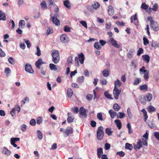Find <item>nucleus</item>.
<instances>
[{
  "instance_id": "nucleus-40",
  "label": "nucleus",
  "mask_w": 159,
  "mask_h": 159,
  "mask_svg": "<svg viewBox=\"0 0 159 159\" xmlns=\"http://www.w3.org/2000/svg\"><path fill=\"white\" fill-rule=\"evenodd\" d=\"M97 117L98 119L100 121H102L103 120L102 114L101 113L99 112L97 114Z\"/></svg>"
},
{
  "instance_id": "nucleus-43",
  "label": "nucleus",
  "mask_w": 159,
  "mask_h": 159,
  "mask_svg": "<svg viewBox=\"0 0 159 159\" xmlns=\"http://www.w3.org/2000/svg\"><path fill=\"white\" fill-rule=\"evenodd\" d=\"M143 44L144 45H147L149 43L148 40L145 37H143Z\"/></svg>"
},
{
  "instance_id": "nucleus-29",
  "label": "nucleus",
  "mask_w": 159,
  "mask_h": 159,
  "mask_svg": "<svg viewBox=\"0 0 159 159\" xmlns=\"http://www.w3.org/2000/svg\"><path fill=\"white\" fill-rule=\"evenodd\" d=\"M103 75L106 77H107L109 75L110 73L108 70L107 69L104 70L102 72Z\"/></svg>"
},
{
  "instance_id": "nucleus-59",
  "label": "nucleus",
  "mask_w": 159,
  "mask_h": 159,
  "mask_svg": "<svg viewBox=\"0 0 159 159\" xmlns=\"http://www.w3.org/2000/svg\"><path fill=\"white\" fill-rule=\"evenodd\" d=\"M79 59L77 57H75V64L76 66H79Z\"/></svg>"
},
{
  "instance_id": "nucleus-8",
  "label": "nucleus",
  "mask_w": 159,
  "mask_h": 159,
  "mask_svg": "<svg viewBox=\"0 0 159 159\" xmlns=\"http://www.w3.org/2000/svg\"><path fill=\"white\" fill-rule=\"evenodd\" d=\"M108 41L111 43V44L116 48H119L120 47L119 44L117 43L116 40H115L113 38H110Z\"/></svg>"
},
{
  "instance_id": "nucleus-55",
  "label": "nucleus",
  "mask_w": 159,
  "mask_h": 159,
  "mask_svg": "<svg viewBox=\"0 0 159 159\" xmlns=\"http://www.w3.org/2000/svg\"><path fill=\"white\" fill-rule=\"evenodd\" d=\"M37 49V53H36V54L38 56H39L41 55V51L39 48V46H37L36 47Z\"/></svg>"
},
{
  "instance_id": "nucleus-51",
  "label": "nucleus",
  "mask_w": 159,
  "mask_h": 159,
  "mask_svg": "<svg viewBox=\"0 0 159 159\" xmlns=\"http://www.w3.org/2000/svg\"><path fill=\"white\" fill-rule=\"evenodd\" d=\"M128 57L129 58H131L133 56V51L130 50L128 52L127 54Z\"/></svg>"
},
{
  "instance_id": "nucleus-64",
  "label": "nucleus",
  "mask_w": 159,
  "mask_h": 159,
  "mask_svg": "<svg viewBox=\"0 0 159 159\" xmlns=\"http://www.w3.org/2000/svg\"><path fill=\"white\" fill-rule=\"evenodd\" d=\"M111 147V145L110 144L106 143L105 145V149L106 150H108L110 149Z\"/></svg>"
},
{
  "instance_id": "nucleus-54",
  "label": "nucleus",
  "mask_w": 159,
  "mask_h": 159,
  "mask_svg": "<svg viewBox=\"0 0 159 159\" xmlns=\"http://www.w3.org/2000/svg\"><path fill=\"white\" fill-rule=\"evenodd\" d=\"M42 119L41 117H38L37 119V123L38 125H40L42 122Z\"/></svg>"
},
{
  "instance_id": "nucleus-21",
  "label": "nucleus",
  "mask_w": 159,
  "mask_h": 159,
  "mask_svg": "<svg viewBox=\"0 0 159 159\" xmlns=\"http://www.w3.org/2000/svg\"><path fill=\"white\" fill-rule=\"evenodd\" d=\"M6 20V16L5 13L2 11H0V20Z\"/></svg>"
},
{
  "instance_id": "nucleus-20",
  "label": "nucleus",
  "mask_w": 159,
  "mask_h": 159,
  "mask_svg": "<svg viewBox=\"0 0 159 159\" xmlns=\"http://www.w3.org/2000/svg\"><path fill=\"white\" fill-rule=\"evenodd\" d=\"M108 13L110 16H112L114 14V11L112 6H109L108 9Z\"/></svg>"
},
{
  "instance_id": "nucleus-7",
  "label": "nucleus",
  "mask_w": 159,
  "mask_h": 159,
  "mask_svg": "<svg viewBox=\"0 0 159 159\" xmlns=\"http://www.w3.org/2000/svg\"><path fill=\"white\" fill-rule=\"evenodd\" d=\"M25 71L29 73L33 74L34 73V71L30 64L27 63L25 66Z\"/></svg>"
},
{
  "instance_id": "nucleus-16",
  "label": "nucleus",
  "mask_w": 159,
  "mask_h": 159,
  "mask_svg": "<svg viewBox=\"0 0 159 159\" xmlns=\"http://www.w3.org/2000/svg\"><path fill=\"white\" fill-rule=\"evenodd\" d=\"M114 122L118 128L119 129H121L122 127V124L120 120L118 119H116L115 120Z\"/></svg>"
},
{
  "instance_id": "nucleus-9",
  "label": "nucleus",
  "mask_w": 159,
  "mask_h": 159,
  "mask_svg": "<svg viewBox=\"0 0 159 159\" xmlns=\"http://www.w3.org/2000/svg\"><path fill=\"white\" fill-rule=\"evenodd\" d=\"M142 144L141 140L139 139L137 143V144L134 145V148L136 150H139L142 147Z\"/></svg>"
},
{
  "instance_id": "nucleus-17",
  "label": "nucleus",
  "mask_w": 159,
  "mask_h": 159,
  "mask_svg": "<svg viewBox=\"0 0 159 159\" xmlns=\"http://www.w3.org/2000/svg\"><path fill=\"white\" fill-rule=\"evenodd\" d=\"M52 21L53 23L56 25H60V21L57 18H55L54 17H52Z\"/></svg>"
},
{
  "instance_id": "nucleus-56",
  "label": "nucleus",
  "mask_w": 159,
  "mask_h": 159,
  "mask_svg": "<svg viewBox=\"0 0 159 159\" xmlns=\"http://www.w3.org/2000/svg\"><path fill=\"white\" fill-rule=\"evenodd\" d=\"M84 77L83 76H80L78 79V81L80 83H82L84 80Z\"/></svg>"
},
{
  "instance_id": "nucleus-26",
  "label": "nucleus",
  "mask_w": 159,
  "mask_h": 159,
  "mask_svg": "<svg viewBox=\"0 0 159 159\" xmlns=\"http://www.w3.org/2000/svg\"><path fill=\"white\" fill-rule=\"evenodd\" d=\"M67 93L68 95V97L70 98H71L73 94V91L70 88H69L68 89L67 91Z\"/></svg>"
},
{
  "instance_id": "nucleus-10",
  "label": "nucleus",
  "mask_w": 159,
  "mask_h": 159,
  "mask_svg": "<svg viewBox=\"0 0 159 159\" xmlns=\"http://www.w3.org/2000/svg\"><path fill=\"white\" fill-rule=\"evenodd\" d=\"M44 63H45L43 62L42 59H39L35 62V65L37 68L40 69V66Z\"/></svg>"
},
{
  "instance_id": "nucleus-30",
  "label": "nucleus",
  "mask_w": 159,
  "mask_h": 159,
  "mask_svg": "<svg viewBox=\"0 0 159 159\" xmlns=\"http://www.w3.org/2000/svg\"><path fill=\"white\" fill-rule=\"evenodd\" d=\"M113 108L116 111H118L120 109V106L117 103H115L113 106Z\"/></svg>"
},
{
  "instance_id": "nucleus-57",
  "label": "nucleus",
  "mask_w": 159,
  "mask_h": 159,
  "mask_svg": "<svg viewBox=\"0 0 159 159\" xmlns=\"http://www.w3.org/2000/svg\"><path fill=\"white\" fill-rule=\"evenodd\" d=\"M21 130L23 132H25L27 126L25 124H23L21 125Z\"/></svg>"
},
{
  "instance_id": "nucleus-13",
  "label": "nucleus",
  "mask_w": 159,
  "mask_h": 159,
  "mask_svg": "<svg viewBox=\"0 0 159 159\" xmlns=\"http://www.w3.org/2000/svg\"><path fill=\"white\" fill-rule=\"evenodd\" d=\"M2 152L7 156H10L11 153V151L5 147L3 148Z\"/></svg>"
},
{
  "instance_id": "nucleus-5",
  "label": "nucleus",
  "mask_w": 159,
  "mask_h": 159,
  "mask_svg": "<svg viewBox=\"0 0 159 159\" xmlns=\"http://www.w3.org/2000/svg\"><path fill=\"white\" fill-rule=\"evenodd\" d=\"M61 41L64 43H66L70 41L69 38L66 34H62L60 36Z\"/></svg>"
},
{
  "instance_id": "nucleus-25",
  "label": "nucleus",
  "mask_w": 159,
  "mask_h": 159,
  "mask_svg": "<svg viewBox=\"0 0 159 159\" xmlns=\"http://www.w3.org/2000/svg\"><path fill=\"white\" fill-rule=\"evenodd\" d=\"M105 133L108 136L112 135V134L113 133L112 131L111 130V128H107L105 129Z\"/></svg>"
},
{
  "instance_id": "nucleus-34",
  "label": "nucleus",
  "mask_w": 159,
  "mask_h": 159,
  "mask_svg": "<svg viewBox=\"0 0 159 159\" xmlns=\"http://www.w3.org/2000/svg\"><path fill=\"white\" fill-rule=\"evenodd\" d=\"M25 21L23 20H20L19 22V26L20 28L22 29L23 28L24 26H25Z\"/></svg>"
},
{
  "instance_id": "nucleus-49",
  "label": "nucleus",
  "mask_w": 159,
  "mask_h": 159,
  "mask_svg": "<svg viewBox=\"0 0 159 159\" xmlns=\"http://www.w3.org/2000/svg\"><path fill=\"white\" fill-rule=\"evenodd\" d=\"M53 32L52 28L50 27L48 28V29L47 31L46 34L47 35L52 34Z\"/></svg>"
},
{
  "instance_id": "nucleus-41",
  "label": "nucleus",
  "mask_w": 159,
  "mask_h": 159,
  "mask_svg": "<svg viewBox=\"0 0 159 159\" xmlns=\"http://www.w3.org/2000/svg\"><path fill=\"white\" fill-rule=\"evenodd\" d=\"M139 89L141 90H143L144 89L148 90V88L147 85L145 84L143 85H141L139 87Z\"/></svg>"
},
{
  "instance_id": "nucleus-58",
  "label": "nucleus",
  "mask_w": 159,
  "mask_h": 159,
  "mask_svg": "<svg viewBox=\"0 0 159 159\" xmlns=\"http://www.w3.org/2000/svg\"><path fill=\"white\" fill-rule=\"evenodd\" d=\"M143 52V48H139L137 53V55L138 56L140 55Z\"/></svg>"
},
{
  "instance_id": "nucleus-36",
  "label": "nucleus",
  "mask_w": 159,
  "mask_h": 159,
  "mask_svg": "<svg viewBox=\"0 0 159 159\" xmlns=\"http://www.w3.org/2000/svg\"><path fill=\"white\" fill-rule=\"evenodd\" d=\"M104 94L106 98L111 99H113V98L111 97V95H110L108 91L105 92Z\"/></svg>"
},
{
  "instance_id": "nucleus-60",
  "label": "nucleus",
  "mask_w": 159,
  "mask_h": 159,
  "mask_svg": "<svg viewBox=\"0 0 159 159\" xmlns=\"http://www.w3.org/2000/svg\"><path fill=\"white\" fill-rule=\"evenodd\" d=\"M154 134L156 138L158 140H159V132H155Z\"/></svg>"
},
{
  "instance_id": "nucleus-28",
  "label": "nucleus",
  "mask_w": 159,
  "mask_h": 159,
  "mask_svg": "<svg viewBox=\"0 0 159 159\" xmlns=\"http://www.w3.org/2000/svg\"><path fill=\"white\" fill-rule=\"evenodd\" d=\"M139 101L140 102L143 104L145 105L147 101L145 97H141L139 99Z\"/></svg>"
},
{
  "instance_id": "nucleus-47",
  "label": "nucleus",
  "mask_w": 159,
  "mask_h": 159,
  "mask_svg": "<svg viewBox=\"0 0 159 159\" xmlns=\"http://www.w3.org/2000/svg\"><path fill=\"white\" fill-rule=\"evenodd\" d=\"M141 7L143 9L146 10L148 8V6L146 5L145 3H143L142 4Z\"/></svg>"
},
{
  "instance_id": "nucleus-62",
  "label": "nucleus",
  "mask_w": 159,
  "mask_h": 159,
  "mask_svg": "<svg viewBox=\"0 0 159 159\" xmlns=\"http://www.w3.org/2000/svg\"><path fill=\"white\" fill-rule=\"evenodd\" d=\"M71 56H70L68 57L67 59V62L68 64L71 63L72 61V58Z\"/></svg>"
},
{
  "instance_id": "nucleus-27",
  "label": "nucleus",
  "mask_w": 159,
  "mask_h": 159,
  "mask_svg": "<svg viewBox=\"0 0 159 159\" xmlns=\"http://www.w3.org/2000/svg\"><path fill=\"white\" fill-rule=\"evenodd\" d=\"M93 7L95 10H97L99 8L100 4L98 2H95L92 5Z\"/></svg>"
},
{
  "instance_id": "nucleus-11",
  "label": "nucleus",
  "mask_w": 159,
  "mask_h": 159,
  "mask_svg": "<svg viewBox=\"0 0 159 159\" xmlns=\"http://www.w3.org/2000/svg\"><path fill=\"white\" fill-rule=\"evenodd\" d=\"M64 133L66 134L67 136H69L70 134H72L73 133V129L72 128L70 127H68L65 130Z\"/></svg>"
},
{
  "instance_id": "nucleus-32",
  "label": "nucleus",
  "mask_w": 159,
  "mask_h": 159,
  "mask_svg": "<svg viewBox=\"0 0 159 159\" xmlns=\"http://www.w3.org/2000/svg\"><path fill=\"white\" fill-rule=\"evenodd\" d=\"M49 66L51 70L56 71L57 70L56 66L54 64L51 63L49 64Z\"/></svg>"
},
{
  "instance_id": "nucleus-53",
  "label": "nucleus",
  "mask_w": 159,
  "mask_h": 159,
  "mask_svg": "<svg viewBox=\"0 0 159 159\" xmlns=\"http://www.w3.org/2000/svg\"><path fill=\"white\" fill-rule=\"evenodd\" d=\"M148 126L151 128H154L155 127V125L151 121H149L148 123Z\"/></svg>"
},
{
  "instance_id": "nucleus-42",
  "label": "nucleus",
  "mask_w": 159,
  "mask_h": 159,
  "mask_svg": "<svg viewBox=\"0 0 159 159\" xmlns=\"http://www.w3.org/2000/svg\"><path fill=\"white\" fill-rule=\"evenodd\" d=\"M148 140L142 138L141 140L142 143L144 145L148 146V143L147 142Z\"/></svg>"
},
{
  "instance_id": "nucleus-45",
  "label": "nucleus",
  "mask_w": 159,
  "mask_h": 159,
  "mask_svg": "<svg viewBox=\"0 0 159 159\" xmlns=\"http://www.w3.org/2000/svg\"><path fill=\"white\" fill-rule=\"evenodd\" d=\"M148 111L151 112H154L155 111L156 108L153 106H150L148 107Z\"/></svg>"
},
{
  "instance_id": "nucleus-23",
  "label": "nucleus",
  "mask_w": 159,
  "mask_h": 159,
  "mask_svg": "<svg viewBox=\"0 0 159 159\" xmlns=\"http://www.w3.org/2000/svg\"><path fill=\"white\" fill-rule=\"evenodd\" d=\"M103 149L102 148H98L97 154L98 158H100L101 156H102V155L103 154Z\"/></svg>"
},
{
  "instance_id": "nucleus-22",
  "label": "nucleus",
  "mask_w": 159,
  "mask_h": 159,
  "mask_svg": "<svg viewBox=\"0 0 159 159\" xmlns=\"http://www.w3.org/2000/svg\"><path fill=\"white\" fill-rule=\"evenodd\" d=\"M141 112L143 113L144 117V120L145 122L146 121L147 118H148V116L147 114V112L146 110L143 108Z\"/></svg>"
},
{
  "instance_id": "nucleus-39",
  "label": "nucleus",
  "mask_w": 159,
  "mask_h": 159,
  "mask_svg": "<svg viewBox=\"0 0 159 159\" xmlns=\"http://www.w3.org/2000/svg\"><path fill=\"white\" fill-rule=\"evenodd\" d=\"M146 98L148 102H150L152 98V95L150 93H148L146 96Z\"/></svg>"
},
{
  "instance_id": "nucleus-24",
  "label": "nucleus",
  "mask_w": 159,
  "mask_h": 159,
  "mask_svg": "<svg viewBox=\"0 0 159 159\" xmlns=\"http://www.w3.org/2000/svg\"><path fill=\"white\" fill-rule=\"evenodd\" d=\"M143 59L147 63H149L150 61V57L148 55H145L142 56Z\"/></svg>"
},
{
  "instance_id": "nucleus-15",
  "label": "nucleus",
  "mask_w": 159,
  "mask_h": 159,
  "mask_svg": "<svg viewBox=\"0 0 159 159\" xmlns=\"http://www.w3.org/2000/svg\"><path fill=\"white\" fill-rule=\"evenodd\" d=\"M41 9L42 10H44L48 8L47 5L45 1H43L40 4Z\"/></svg>"
},
{
  "instance_id": "nucleus-33",
  "label": "nucleus",
  "mask_w": 159,
  "mask_h": 159,
  "mask_svg": "<svg viewBox=\"0 0 159 159\" xmlns=\"http://www.w3.org/2000/svg\"><path fill=\"white\" fill-rule=\"evenodd\" d=\"M94 47L98 50H100L101 48V46L100 45V43L98 42H95L94 44Z\"/></svg>"
},
{
  "instance_id": "nucleus-44",
  "label": "nucleus",
  "mask_w": 159,
  "mask_h": 159,
  "mask_svg": "<svg viewBox=\"0 0 159 159\" xmlns=\"http://www.w3.org/2000/svg\"><path fill=\"white\" fill-rule=\"evenodd\" d=\"M141 81V79L140 78H136L134 82L133 83V84L134 85H137Z\"/></svg>"
},
{
  "instance_id": "nucleus-46",
  "label": "nucleus",
  "mask_w": 159,
  "mask_h": 159,
  "mask_svg": "<svg viewBox=\"0 0 159 159\" xmlns=\"http://www.w3.org/2000/svg\"><path fill=\"white\" fill-rule=\"evenodd\" d=\"M133 17V19L134 20H137V22H135L134 24L136 25H139V24H138V19H137V14H135V15H134V16H132V17Z\"/></svg>"
},
{
  "instance_id": "nucleus-52",
  "label": "nucleus",
  "mask_w": 159,
  "mask_h": 159,
  "mask_svg": "<svg viewBox=\"0 0 159 159\" xmlns=\"http://www.w3.org/2000/svg\"><path fill=\"white\" fill-rule=\"evenodd\" d=\"M25 42L27 45V47L28 48H30L31 46V43L28 40H25Z\"/></svg>"
},
{
  "instance_id": "nucleus-50",
  "label": "nucleus",
  "mask_w": 159,
  "mask_h": 159,
  "mask_svg": "<svg viewBox=\"0 0 159 159\" xmlns=\"http://www.w3.org/2000/svg\"><path fill=\"white\" fill-rule=\"evenodd\" d=\"M9 62L12 64H14L15 63V61L13 58L12 57H10L8 59Z\"/></svg>"
},
{
  "instance_id": "nucleus-14",
  "label": "nucleus",
  "mask_w": 159,
  "mask_h": 159,
  "mask_svg": "<svg viewBox=\"0 0 159 159\" xmlns=\"http://www.w3.org/2000/svg\"><path fill=\"white\" fill-rule=\"evenodd\" d=\"M108 113L110 116L111 118L112 119H113L114 117L117 116V113L112 109L109 110L108 111Z\"/></svg>"
},
{
  "instance_id": "nucleus-61",
  "label": "nucleus",
  "mask_w": 159,
  "mask_h": 159,
  "mask_svg": "<svg viewBox=\"0 0 159 159\" xmlns=\"http://www.w3.org/2000/svg\"><path fill=\"white\" fill-rule=\"evenodd\" d=\"M80 23L84 27L86 28H87V24L86 21H81L80 22Z\"/></svg>"
},
{
  "instance_id": "nucleus-18",
  "label": "nucleus",
  "mask_w": 159,
  "mask_h": 159,
  "mask_svg": "<svg viewBox=\"0 0 159 159\" xmlns=\"http://www.w3.org/2000/svg\"><path fill=\"white\" fill-rule=\"evenodd\" d=\"M115 87L114 88H118V87H120L121 83L119 79H117L116 81L114 82Z\"/></svg>"
},
{
  "instance_id": "nucleus-31",
  "label": "nucleus",
  "mask_w": 159,
  "mask_h": 159,
  "mask_svg": "<svg viewBox=\"0 0 159 159\" xmlns=\"http://www.w3.org/2000/svg\"><path fill=\"white\" fill-rule=\"evenodd\" d=\"M37 136L39 140H41L43 138V134L39 130H37Z\"/></svg>"
},
{
  "instance_id": "nucleus-63",
  "label": "nucleus",
  "mask_w": 159,
  "mask_h": 159,
  "mask_svg": "<svg viewBox=\"0 0 159 159\" xmlns=\"http://www.w3.org/2000/svg\"><path fill=\"white\" fill-rule=\"evenodd\" d=\"M30 125L34 126L36 124V121L34 119H31L30 123Z\"/></svg>"
},
{
  "instance_id": "nucleus-35",
  "label": "nucleus",
  "mask_w": 159,
  "mask_h": 159,
  "mask_svg": "<svg viewBox=\"0 0 159 159\" xmlns=\"http://www.w3.org/2000/svg\"><path fill=\"white\" fill-rule=\"evenodd\" d=\"M125 148L129 150H131L133 149V146L132 144L126 143L125 144Z\"/></svg>"
},
{
  "instance_id": "nucleus-12",
  "label": "nucleus",
  "mask_w": 159,
  "mask_h": 159,
  "mask_svg": "<svg viewBox=\"0 0 159 159\" xmlns=\"http://www.w3.org/2000/svg\"><path fill=\"white\" fill-rule=\"evenodd\" d=\"M78 58L80 63L81 64H83L84 60V55L82 53H80V54H78Z\"/></svg>"
},
{
  "instance_id": "nucleus-48",
  "label": "nucleus",
  "mask_w": 159,
  "mask_h": 159,
  "mask_svg": "<svg viewBox=\"0 0 159 159\" xmlns=\"http://www.w3.org/2000/svg\"><path fill=\"white\" fill-rule=\"evenodd\" d=\"M145 73L143 76L145 80H148L149 78V72L148 71H147Z\"/></svg>"
},
{
  "instance_id": "nucleus-2",
  "label": "nucleus",
  "mask_w": 159,
  "mask_h": 159,
  "mask_svg": "<svg viewBox=\"0 0 159 159\" xmlns=\"http://www.w3.org/2000/svg\"><path fill=\"white\" fill-rule=\"evenodd\" d=\"M52 61L55 64L58 63L60 61L59 54L57 50H54L52 53Z\"/></svg>"
},
{
  "instance_id": "nucleus-4",
  "label": "nucleus",
  "mask_w": 159,
  "mask_h": 159,
  "mask_svg": "<svg viewBox=\"0 0 159 159\" xmlns=\"http://www.w3.org/2000/svg\"><path fill=\"white\" fill-rule=\"evenodd\" d=\"M88 111L87 109H85L83 107H81L80 108L79 113L82 117L86 118L87 116V113Z\"/></svg>"
},
{
  "instance_id": "nucleus-3",
  "label": "nucleus",
  "mask_w": 159,
  "mask_h": 159,
  "mask_svg": "<svg viewBox=\"0 0 159 159\" xmlns=\"http://www.w3.org/2000/svg\"><path fill=\"white\" fill-rule=\"evenodd\" d=\"M103 128L102 126H99L97 131V137L99 140H102L104 136V132L103 131Z\"/></svg>"
},
{
  "instance_id": "nucleus-6",
  "label": "nucleus",
  "mask_w": 159,
  "mask_h": 159,
  "mask_svg": "<svg viewBox=\"0 0 159 159\" xmlns=\"http://www.w3.org/2000/svg\"><path fill=\"white\" fill-rule=\"evenodd\" d=\"M121 89H118V88H114L113 90V94L114 98L117 100L118 99L119 96L121 92Z\"/></svg>"
},
{
  "instance_id": "nucleus-38",
  "label": "nucleus",
  "mask_w": 159,
  "mask_h": 159,
  "mask_svg": "<svg viewBox=\"0 0 159 159\" xmlns=\"http://www.w3.org/2000/svg\"><path fill=\"white\" fill-rule=\"evenodd\" d=\"M158 5L157 4L155 3L153 5V6L152 7V8L150 7L149 8V9H150V11H151V10L152 9L153 11H157V10L158 9Z\"/></svg>"
},
{
  "instance_id": "nucleus-1",
  "label": "nucleus",
  "mask_w": 159,
  "mask_h": 159,
  "mask_svg": "<svg viewBox=\"0 0 159 159\" xmlns=\"http://www.w3.org/2000/svg\"><path fill=\"white\" fill-rule=\"evenodd\" d=\"M148 20H149L150 24V26L151 28L155 31H157L159 30V28L158 24L157 22H155L153 20L152 17L148 16L147 18Z\"/></svg>"
},
{
  "instance_id": "nucleus-19",
  "label": "nucleus",
  "mask_w": 159,
  "mask_h": 159,
  "mask_svg": "<svg viewBox=\"0 0 159 159\" xmlns=\"http://www.w3.org/2000/svg\"><path fill=\"white\" fill-rule=\"evenodd\" d=\"M64 5L66 8L70 9L71 8L70 2L68 0H66L63 1Z\"/></svg>"
},
{
  "instance_id": "nucleus-37",
  "label": "nucleus",
  "mask_w": 159,
  "mask_h": 159,
  "mask_svg": "<svg viewBox=\"0 0 159 159\" xmlns=\"http://www.w3.org/2000/svg\"><path fill=\"white\" fill-rule=\"evenodd\" d=\"M118 115H117V118H118L122 119L124 118L125 116V114L124 113L119 112L118 113Z\"/></svg>"
}]
</instances>
